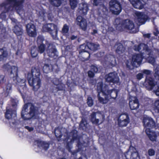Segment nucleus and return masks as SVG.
Masks as SVG:
<instances>
[{"mask_svg":"<svg viewBox=\"0 0 159 159\" xmlns=\"http://www.w3.org/2000/svg\"><path fill=\"white\" fill-rule=\"evenodd\" d=\"M135 51H140L141 54L134 55L131 61H127L126 66L129 69H132L134 67H137L141 63L143 58L146 59L148 62L154 65L155 59L153 57H159V50H155L152 52L148 49L147 45L143 43L135 45L133 47Z\"/></svg>","mask_w":159,"mask_h":159,"instance_id":"f257e3e1","label":"nucleus"},{"mask_svg":"<svg viewBox=\"0 0 159 159\" xmlns=\"http://www.w3.org/2000/svg\"><path fill=\"white\" fill-rule=\"evenodd\" d=\"M2 68L5 71L8 73L9 76L12 78L13 82L12 84L15 86H18V89L20 93H22L19 87L21 88L24 90V89L26 88L25 80L24 79H21L19 78L18 75V69L15 66H11L8 63H7L3 65Z\"/></svg>","mask_w":159,"mask_h":159,"instance_id":"f03ea898","label":"nucleus"},{"mask_svg":"<svg viewBox=\"0 0 159 159\" xmlns=\"http://www.w3.org/2000/svg\"><path fill=\"white\" fill-rule=\"evenodd\" d=\"M97 86L98 100L101 103L103 104L107 103L110 99L109 97L113 99L116 98L117 93L116 90H108L107 86L103 84L101 82L98 83Z\"/></svg>","mask_w":159,"mask_h":159,"instance_id":"7ed1b4c3","label":"nucleus"},{"mask_svg":"<svg viewBox=\"0 0 159 159\" xmlns=\"http://www.w3.org/2000/svg\"><path fill=\"white\" fill-rule=\"evenodd\" d=\"M40 72L39 68L32 67L31 73H28L27 75L28 82L29 85L33 87V89L36 91L40 88L41 80L40 79Z\"/></svg>","mask_w":159,"mask_h":159,"instance_id":"20e7f679","label":"nucleus"},{"mask_svg":"<svg viewBox=\"0 0 159 159\" xmlns=\"http://www.w3.org/2000/svg\"><path fill=\"white\" fill-rule=\"evenodd\" d=\"M29 104L30 105L29 110L28 103L25 104L22 109L21 117L24 121L30 120L36 116L39 111L38 107L32 103Z\"/></svg>","mask_w":159,"mask_h":159,"instance_id":"39448f33","label":"nucleus"},{"mask_svg":"<svg viewBox=\"0 0 159 159\" xmlns=\"http://www.w3.org/2000/svg\"><path fill=\"white\" fill-rule=\"evenodd\" d=\"M119 22V19H117L115 20V22L116 24H115V26L118 30L122 31L125 30H132L133 33H136L138 31L137 29L135 28L134 23L131 21L126 20L123 21L122 23L117 24Z\"/></svg>","mask_w":159,"mask_h":159,"instance_id":"423d86ee","label":"nucleus"},{"mask_svg":"<svg viewBox=\"0 0 159 159\" xmlns=\"http://www.w3.org/2000/svg\"><path fill=\"white\" fill-rule=\"evenodd\" d=\"M51 81L54 84L52 86V93H54L55 96L61 95V92L65 90V85L57 78H53Z\"/></svg>","mask_w":159,"mask_h":159,"instance_id":"0eeeda50","label":"nucleus"},{"mask_svg":"<svg viewBox=\"0 0 159 159\" xmlns=\"http://www.w3.org/2000/svg\"><path fill=\"white\" fill-rule=\"evenodd\" d=\"M8 0H6L4 2L0 4V10L2 8L4 7L5 11V12H2L0 14V19H1L2 20H5L6 18L5 13L8 12L10 11L12 7L16 8L17 7L19 6H14V2Z\"/></svg>","mask_w":159,"mask_h":159,"instance_id":"6e6552de","label":"nucleus"},{"mask_svg":"<svg viewBox=\"0 0 159 159\" xmlns=\"http://www.w3.org/2000/svg\"><path fill=\"white\" fill-rule=\"evenodd\" d=\"M42 31L49 33L53 37H57V26L53 23H48L44 25L42 27Z\"/></svg>","mask_w":159,"mask_h":159,"instance_id":"1a4fd4ad","label":"nucleus"},{"mask_svg":"<svg viewBox=\"0 0 159 159\" xmlns=\"http://www.w3.org/2000/svg\"><path fill=\"white\" fill-rule=\"evenodd\" d=\"M90 120L92 124L99 125L104 120V116L99 112H93L90 116Z\"/></svg>","mask_w":159,"mask_h":159,"instance_id":"9d476101","label":"nucleus"},{"mask_svg":"<svg viewBox=\"0 0 159 159\" xmlns=\"http://www.w3.org/2000/svg\"><path fill=\"white\" fill-rule=\"evenodd\" d=\"M109 9L111 12L115 15H118L121 11L120 3L116 0H111L109 2Z\"/></svg>","mask_w":159,"mask_h":159,"instance_id":"9b49d317","label":"nucleus"},{"mask_svg":"<svg viewBox=\"0 0 159 159\" xmlns=\"http://www.w3.org/2000/svg\"><path fill=\"white\" fill-rule=\"evenodd\" d=\"M48 45L46 50L48 56L50 58L56 59L58 57V52L55 46L51 43Z\"/></svg>","mask_w":159,"mask_h":159,"instance_id":"f8f14e48","label":"nucleus"},{"mask_svg":"<svg viewBox=\"0 0 159 159\" xmlns=\"http://www.w3.org/2000/svg\"><path fill=\"white\" fill-rule=\"evenodd\" d=\"M28 35L30 37H35L37 35V30L35 26L33 24L29 23L26 26Z\"/></svg>","mask_w":159,"mask_h":159,"instance_id":"ddd939ff","label":"nucleus"},{"mask_svg":"<svg viewBox=\"0 0 159 159\" xmlns=\"http://www.w3.org/2000/svg\"><path fill=\"white\" fill-rule=\"evenodd\" d=\"M125 157L126 159H138V155L136 149L133 147H130L125 153Z\"/></svg>","mask_w":159,"mask_h":159,"instance_id":"4468645a","label":"nucleus"},{"mask_svg":"<svg viewBox=\"0 0 159 159\" xmlns=\"http://www.w3.org/2000/svg\"><path fill=\"white\" fill-rule=\"evenodd\" d=\"M143 121L144 127L146 129H150L154 127L155 123L153 119L147 116H145L143 117Z\"/></svg>","mask_w":159,"mask_h":159,"instance_id":"2eb2a0df","label":"nucleus"},{"mask_svg":"<svg viewBox=\"0 0 159 159\" xmlns=\"http://www.w3.org/2000/svg\"><path fill=\"white\" fill-rule=\"evenodd\" d=\"M129 121L128 115L125 114L121 115L118 120V125L121 127L125 126L129 123Z\"/></svg>","mask_w":159,"mask_h":159,"instance_id":"dca6fc26","label":"nucleus"},{"mask_svg":"<svg viewBox=\"0 0 159 159\" xmlns=\"http://www.w3.org/2000/svg\"><path fill=\"white\" fill-rule=\"evenodd\" d=\"M145 84L148 90H151L157 85V82L152 78L147 76L145 80Z\"/></svg>","mask_w":159,"mask_h":159,"instance_id":"f3484780","label":"nucleus"},{"mask_svg":"<svg viewBox=\"0 0 159 159\" xmlns=\"http://www.w3.org/2000/svg\"><path fill=\"white\" fill-rule=\"evenodd\" d=\"M106 81L108 82L117 83L119 79L117 74L115 73H111L106 75L105 77Z\"/></svg>","mask_w":159,"mask_h":159,"instance_id":"a211bd4d","label":"nucleus"},{"mask_svg":"<svg viewBox=\"0 0 159 159\" xmlns=\"http://www.w3.org/2000/svg\"><path fill=\"white\" fill-rule=\"evenodd\" d=\"M129 105L131 110H135L139 106L137 98L135 97L130 96L129 98Z\"/></svg>","mask_w":159,"mask_h":159,"instance_id":"6ab92c4d","label":"nucleus"},{"mask_svg":"<svg viewBox=\"0 0 159 159\" xmlns=\"http://www.w3.org/2000/svg\"><path fill=\"white\" fill-rule=\"evenodd\" d=\"M135 14L137 18L138 21L141 25L144 24L148 19V16L143 12L136 11Z\"/></svg>","mask_w":159,"mask_h":159,"instance_id":"aec40b11","label":"nucleus"},{"mask_svg":"<svg viewBox=\"0 0 159 159\" xmlns=\"http://www.w3.org/2000/svg\"><path fill=\"white\" fill-rule=\"evenodd\" d=\"M8 56V52L5 47L0 48V62L5 61Z\"/></svg>","mask_w":159,"mask_h":159,"instance_id":"412c9836","label":"nucleus"},{"mask_svg":"<svg viewBox=\"0 0 159 159\" xmlns=\"http://www.w3.org/2000/svg\"><path fill=\"white\" fill-rule=\"evenodd\" d=\"M7 35L6 28L4 27L1 22H0V40L5 41L7 37Z\"/></svg>","mask_w":159,"mask_h":159,"instance_id":"4be33fe9","label":"nucleus"},{"mask_svg":"<svg viewBox=\"0 0 159 159\" xmlns=\"http://www.w3.org/2000/svg\"><path fill=\"white\" fill-rule=\"evenodd\" d=\"M145 131L150 139L152 141H155L157 139V135L154 131L150 130V129H147Z\"/></svg>","mask_w":159,"mask_h":159,"instance_id":"5701e85b","label":"nucleus"},{"mask_svg":"<svg viewBox=\"0 0 159 159\" xmlns=\"http://www.w3.org/2000/svg\"><path fill=\"white\" fill-rule=\"evenodd\" d=\"M77 131L76 130H73L70 133V135L72 136V139L74 140L77 139V146L78 147L77 151H80V136L77 135Z\"/></svg>","mask_w":159,"mask_h":159,"instance_id":"b1692460","label":"nucleus"},{"mask_svg":"<svg viewBox=\"0 0 159 159\" xmlns=\"http://www.w3.org/2000/svg\"><path fill=\"white\" fill-rule=\"evenodd\" d=\"M35 142L39 147H42L45 150H47L49 148V144L46 142L37 140L35 141Z\"/></svg>","mask_w":159,"mask_h":159,"instance_id":"393cba45","label":"nucleus"},{"mask_svg":"<svg viewBox=\"0 0 159 159\" xmlns=\"http://www.w3.org/2000/svg\"><path fill=\"white\" fill-rule=\"evenodd\" d=\"M5 116L8 120L15 117H16V111L11 109H7L5 114Z\"/></svg>","mask_w":159,"mask_h":159,"instance_id":"a878e982","label":"nucleus"},{"mask_svg":"<svg viewBox=\"0 0 159 159\" xmlns=\"http://www.w3.org/2000/svg\"><path fill=\"white\" fill-rule=\"evenodd\" d=\"M131 3L135 8L142 9L143 7V4L139 0H129Z\"/></svg>","mask_w":159,"mask_h":159,"instance_id":"bb28decb","label":"nucleus"},{"mask_svg":"<svg viewBox=\"0 0 159 159\" xmlns=\"http://www.w3.org/2000/svg\"><path fill=\"white\" fill-rule=\"evenodd\" d=\"M105 61L109 63L112 66H115L116 64V61L115 57L112 55H107L104 58Z\"/></svg>","mask_w":159,"mask_h":159,"instance_id":"cd10ccee","label":"nucleus"},{"mask_svg":"<svg viewBox=\"0 0 159 159\" xmlns=\"http://www.w3.org/2000/svg\"><path fill=\"white\" fill-rule=\"evenodd\" d=\"M44 65L43 67V70L45 73H48L51 72L52 70V67L50 64L47 63L45 62L43 63Z\"/></svg>","mask_w":159,"mask_h":159,"instance_id":"c85d7f7f","label":"nucleus"},{"mask_svg":"<svg viewBox=\"0 0 159 159\" xmlns=\"http://www.w3.org/2000/svg\"><path fill=\"white\" fill-rule=\"evenodd\" d=\"M13 32L18 36L21 35L23 33V29L21 26L16 25L13 29Z\"/></svg>","mask_w":159,"mask_h":159,"instance_id":"c756f323","label":"nucleus"},{"mask_svg":"<svg viewBox=\"0 0 159 159\" xmlns=\"http://www.w3.org/2000/svg\"><path fill=\"white\" fill-rule=\"evenodd\" d=\"M116 48V51L117 53L119 54L122 53L125 50V48L121 43H118L115 46Z\"/></svg>","mask_w":159,"mask_h":159,"instance_id":"7c9ffc66","label":"nucleus"},{"mask_svg":"<svg viewBox=\"0 0 159 159\" xmlns=\"http://www.w3.org/2000/svg\"><path fill=\"white\" fill-rule=\"evenodd\" d=\"M87 48L91 50L95 51L98 49L99 47L98 44L88 42L87 43Z\"/></svg>","mask_w":159,"mask_h":159,"instance_id":"2f4dec72","label":"nucleus"},{"mask_svg":"<svg viewBox=\"0 0 159 159\" xmlns=\"http://www.w3.org/2000/svg\"><path fill=\"white\" fill-rule=\"evenodd\" d=\"M37 42L38 45L40 44H47L49 43L48 41L45 40L44 38L41 36H39L37 39Z\"/></svg>","mask_w":159,"mask_h":159,"instance_id":"473e14b6","label":"nucleus"},{"mask_svg":"<svg viewBox=\"0 0 159 159\" xmlns=\"http://www.w3.org/2000/svg\"><path fill=\"white\" fill-rule=\"evenodd\" d=\"M103 0H94L93 5L95 6L100 5L101 6V7L103 8V11L107 10L106 8L102 5Z\"/></svg>","mask_w":159,"mask_h":159,"instance_id":"72a5a7b5","label":"nucleus"},{"mask_svg":"<svg viewBox=\"0 0 159 159\" xmlns=\"http://www.w3.org/2000/svg\"><path fill=\"white\" fill-rule=\"evenodd\" d=\"M50 3L53 6L58 7L61 3V0H49Z\"/></svg>","mask_w":159,"mask_h":159,"instance_id":"f704fd0d","label":"nucleus"},{"mask_svg":"<svg viewBox=\"0 0 159 159\" xmlns=\"http://www.w3.org/2000/svg\"><path fill=\"white\" fill-rule=\"evenodd\" d=\"M82 7H81L80 11H82V14L83 15H85L86 14L88 10V8L87 4L86 3H83L82 4Z\"/></svg>","mask_w":159,"mask_h":159,"instance_id":"c9c22d12","label":"nucleus"},{"mask_svg":"<svg viewBox=\"0 0 159 159\" xmlns=\"http://www.w3.org/2000/svg\"><path fill=\"white\" fill-rule=\"evenodd\" d=\"M46 44L38 45V50L39 52L41 54L44 52L45 49Z\"/></svg>","mask_w":159,"mask_h":159,"instance_id":"e433bc0d","label":"nucleus"},{"mask_svg":"<svg viewBox=\"0 0 159 159\" xmlns=\"http://www.w3.org/2000/svg\"><path fill=\"white\" fill-rule=\"evenodd\" d=\"M80 27L83 30H85L87 27V22L85 19H82L80 21Z\"/></svg>","mask_w":159,"mask_h":159,"instance_id":"4c0bfd02","label":"nucleus"},{"mask_svg":"<svg viewBox=\"0 0 159 159\" xmlns=\"http://www.w3.org/2000/svg\"><path fill=\"white\" fill-rule=\"evenodd\" d=\"M70 4L72 9H74L76 7L77 4V0H69Z\"/></svg>","mask_w":159,"mask_h":159,"instance_id":"58836bf2","label":"nucleus"},{"mask_svg":"<svg viewBox=\"0 0 159 159\" xmlns=\"http://www.w3.org/2000/svg\"><path fill=\"white\" fill-rule=\"evenodd\" d=\"M38 50L35 48H31L30 51V53L32 57L35 58L38 55Z\"/></svg>","mask_w":159,"mask_h":159,"instance_id":"ea45409f","label":"nucleus"},{"mask_svg":"<svg viewBox=\"0 0 159 159\" xmlns=\"http://www.w3.org/2000/svg\"><path fill=\"white\" fill-rule=\"evenodd\" d=\"M88 124L85 119H82L81 123H80V127H81L83 129H85L87 128Z\"/></svg>","mask_w":159,"mask_h":159,"instance_id":"a19ab883","label":"nucleus"},{"mask_svg":"<svg viewBox=\"0 0 159 159\" xmlns=\"http://www.w3.org/2000/svg\"><path fill=\"white\" fill-rule=\"evenodd\" d=\"M55 134L57 138L59 139L61 137L62 135L61 131L58 129H55ZM58 140H59V139Z\"/></svg>","mask_w":159,"mask_h":159,"instance_id":"79ce46f5","label":"nucleus"},{"mask_svg":"<svg viewBox=\"0 0 159 159\" xmlns=\"http://www.w3.org/2000/svg\"><path fill=\"white\" fill-rule=\"evenodd\" d=\"M154 106V110L155 112L159 113V100L155 102Z\"/></svg>","mask_w":159,"mask_h":159,"instance_id":"37998d69","label":"nucleus"},{"mask_svg":"<svg viewBox=\"0 0 159 159\" xmlns=\"http://www.w3.org/2000/svg\"><path fill=\"white\" fill-rule=\"evenodd\" d=\"M69 30V27L66 24H65L63 25L62 28V32L63 34L67 33Z\"/></svg>","mask_w":159,"mask_h":159,"instance_id":"c03bdc74","label":"nucleus"},{"mask_svg":"<svg viewBox=\"0 0 159 159\" xmlns=\"http://www.w3.org/2000/svg\"><path fill=\"white\" fill-rule=\"evenodd\" d=\"M8 1H11L14 2V6H20L23 2L22 1H18V0H8Z\"/></svg>","mask_w":159,"mask_h":159,"instance_id":"a18cd8bd","label":"nucleus"},{"mask_svg":"<svg viewBox=\"0 0 159 159\" xmlns=\"http://www.w3.org/2000/svg\"><path fill=\"white\" fill-rule=\"evenodd\" d=\"M87 103L89 107H91L93 105V101L91 97H88L87 99Z\"/></svg>","mask_w":159,"mask_h":159,"instance_id":"49530a36","label":"nucleus"},{"mask_svg":"<svg viewBox=\"0 0 159 159\" xmlns=\"http://www.w3.org/2000/svg\"><path fill=\"white\" fill-rule=\"evenodd\" d=\"M80 48L82 50H83L84 52H86L87 49H88L87 43H84L80 46Z\"/></svg>","mask_w":159,"mask_h":159,"instance_id":"de8ad7c7","label":"nucleus"},{"mask_svg":"<svg viewBox=\"0 0 159 159\" xmlns=\"http://www.w3.org/2000/svg\"><path fill=\"white\" fill-rule=\"evenodd\" d=\"M5 76L3 75H0V86H1L4 82Z\"/></svg>","mask_w":159,"mask_h":159,"instance_id":"09e8293b","label":"nucleus"},{"mask_svg":"<svg viewBox=\"0 0 159 159\" xmlns=\"http://www.w3.org/2000/svg\"><path fill=\"white\" fill-rule=\"evenodd\" d=\"M155 153V151L152 149H150L148 151V155L150 156H152L154 155Z\"/></svg>","mask_w":159,"mask_h":159,"instance_id":"8fccbe9b","label":"nucleus"},{"mask_svg":"<svg viewBox=\"0 0 159 159\" xmlns=\"http://www.w3.org/2000/svg\"><path fill=\"white\" fill-rule=\"evenodd\" d=\"M45 12L43 10H41L39 12V16L43 18H44L45 17Z\"/></svg>","mask_w":159,"mask_h":159,"instance_id":"3c124183","label":"nucleus"},{"mask_svg":"<svg viewBox=\"0 0 159 159\" xmlns=\"http://www.w3.org/2000/svg\"><path fill=\"white\" fill-rule=\"evenodd\" d=\"M141 72L146 75H149L151 74V71L148 70H143L141 71Z\"/></svg>","mask_w":159,"mask_h":159,"instance_id":"603ef678","label":"nucleus"},{"mask_svg":"<svg viewBox=\"0 0 159 159\" xmlns=\"http://www.w3.org/2000/svg\"><path fill=\"white\" fill-rule=\"evenodd\" d=\"M12 89V84L10 83H8L7 84L6 86V90L8 91H9L11 89Z\"/></svg>","mask_w":159,"mask_h":159,"instance_id":"864d4df0","label":"nucleus"},{"mask_svg":"<svg viewBox=\"0 0 159 159\" xmlns=\"http://www.w3.org/2000/svg\"><path fill=\"white\" fill-rule=\"evenodd\" d=\"M156 88H157L156 89L154 90V92L157 96H159V86L158 85H156Z\"/></svg>","mask_w":159,"mask_h":159,"instance_id":"5fc2aeb1","label":"nucleus"},{"mask_svg":"<svg viewBox=\"0 0 159 159\" xmlns=\"http://www.w3.org/2000/svg\"><path fill=\"white\" fill-rule=\"evenodd\" d=\"M25 128L27 129L29 132H31L34 129V128L33 127H30L28 126H25Z\"/></svg>","mask_w":159,"mask_h":159,"instance_id":"6e6d98bb","label":"nucleus"},{"mask_svg":"<svg viewBox=\"0 0 159 159\" xmlns=\"http://www.w3.org/2000/svg\"><path fill=\"white\" fill-rule=\"evenodd\" d=\"M91 70L94 72L96 73L98 71V69L96 67L93 66L91 67Z\"/></svg>","mask_w":159,"mask_h":159,"instance_id":"4d7b16f0","label":"nucleus"},{"mask_svg":"<svg viewBox=\"0 0 159 159\" xmlns=\"http://www.w3.org/2000/svg\"><path fill=\"white\" fill-rule=\"evenodd\" d=\"M138 79L140 80L143 78V75L142 73H139L136 76Z\"/></svg>","mask_w":159,"mask_h":159,"instance_id":"13d9d810","label":"nucleus"},{"mask_svg":"<svg viewBox=\"0 0 159 159\" xmlns=\"http://www.w3.org/2000/svg\"><path fill=\"white\" fill-rule=\"evenodd\" d=\"M88 75L89 77H93L94 74L93 71H89L88 72Z\"/></svg>","mask_w":159,"mask_h":159,"instance_id":"bf43d9fd","label":"nucleus"},{"mask_svg":"<svg viewBox=\"0 0 159 159\" xmlns=\"http://www.w3.org/2000/svg\"><path fill=\"white\" fill-rule=\"evenodd\" d=\"M66 148L67 149H68L69 151H70L71 149V148L70 147V145L69 143H67Z\"/></svg>","mask_w":159,"mask_h":159,"instance_id":"052dcab7","label":"nucleus"},{"mask_svg":"<svg viewBox=\"0 0 159 159\" xmlns=\"http://www.w3.org/2000/svg\"><path fill=\"white\" fill-rule=\"evenodd\" d=\"M143 36L145 37L149 38L150 37V34H143Z\"/></svg>","mask_w":159,"mask_h":159,"instance_id":"680f3d73","label":"nucleus"},{"mask_svg":"<svg viewBox=\"0 0 159 159\" xmlns=\"http://www.w3.org/2000/svg\"><path fill=\"white\" fill-rule=\"evenodd\" d=\"M77 20V24L80 25V21L79 20H80V16H78L76 18Z\"/></svg>","mask_w":159,"mask_h":159,"instance_id":"e2e57ef3","label":"nucleus"},{"mask_svg":"<svg viewBox=\"0 0 159 159\" xmlns=\"http://www.w3.org/2000/svg\"><path fill=\"white\" fill-rule=\"evenodd\" d=\"M76 38V37L74 35H72L71 37V40H74Z\"/></svg>","mask_w":159,"mask_h":159,"instance_id":"0e129e2a","label":"nucleus"},{"mask_svg":"<svg viewBox=\"0 0 159 159\" xmlns=\"http://www.w3.org/2000/svg\"><path fill=\"white\" fill-rule=\"evenodd\" d=\"M86 54H87V55L88 56V57H86V58H84L85 60H88L89 59V57L90 56L89 54L88 53H86Z\"/></svg>","mask_w":159,"mask_h":159,"instance_id":"69168bd1","label":"nucleus"},{"mask_svg":"<svg viewBox=\"0 0 159 159\" xmlns=\"http://www.w3.org/2000/svg\"><path fill=\"white\" fill-rule=\"evenodd\" d=\"M97 30H93V32H92V34H95L97 33Z\"/></svg>","mask_w":159,"mask_h":159,"instance_id":"338daca9","label":"nucleus"},{"mask_svg":"<svg viewBox=\"0 0 159 159\" xmlns=\"http://www.w3.org/2000/svg\"><path fill=\"white\" fill-rule=\"evenodd\" d=\"M156 30V33L154 32V34L155 35H157V34H158L159 33V32L157 30Z\"/></svg>","mask_w":159,"mask_h":159,"instance_id":"774afa93","label":"nucleus"}]
</instances>
